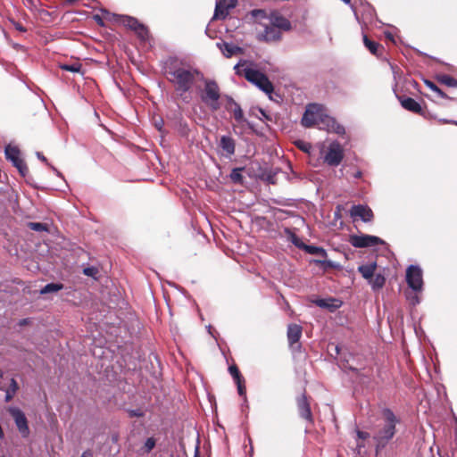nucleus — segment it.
<instances>
[{
    "label": "nucleus",
    "instance_id": "obj_42",
    "mask_svg": "<svg viewBox=\"0 0 457 457\" xmlns=\"http://www.w3.org/2000/svg\"><path fill=\"white\" fill-rule=\"evenodd\" d=\"M407 297L412 305H416V304L420 303V298L417 295H409Z\"/></svg>",
    "mask_w": 457,
    "mask_h": 457
},
{
    "label": "nucleus",
    "instance_id": "obj_51",
    "mask_svg": "<svg viewBox=\"0 0 457 457\" xmlns=\"http://www.w3.org/2000/svg\"><path fill=\"white\" fill-rule=\"evenodd\" d=\"M361 176H362V173H361V171H360V170L356 171V172L353 174V177H354L355 179H360V178H361Z\"/></svg>",
    "mask_w": 457,
    "mask_h": 457
},
{
    "label": "nucleus",
    "instance_id": "obj_6",
    "mask_svg": "<svg viewBox=\"0 0 457 457\" xmlns=\"http://www.w3.org/2000/svg\"><path fill=\"white\" fill-rule=\"evenodd\" d=\"M228 104L226 109L233 113L236 124L233 125V129L237 133V129H240V133H243L245 127L247 126L252 128V124L244 117L243 110L240 105L231 97L227 96Z\"/></svg>",
    "mask_w": 457,
    "mask_h": 457
},
{
    "label": "nucleus",
    "instance_id": "obj_1",
    "mask_svg": "<svg viewBox=\"0 0 457 457\" xmlns=\"http://www.w3.org/2000/svg\"><path fill=\"white\" fill-rule=\"evenodd\" d=\"M199 74L196 69L179 63L171 64L166 71L167 79L172 84L178 96L186 103L189 102L187 93L192 88Z\"/></svg>",
    "mask_w": 457,
    "mask_h": 457
},
{
    "label": "nucleus",
    "instance_id": "obj_56",
    "mask_svg": "<svg viewBox=\"0 0 457 457\" xmlns=\"http://www.w3.org/2000/svg\"><path fill=\"white\" fill-rule=\"evenodd\" d=\"M335 350H336L337 354H339V353H340V348H339V346H338V345H336V346H335Z\"/></svg>",
    "mask_w": 457,
    "mask_h": 457
},
{
    "label": "nucleus",
    "instance_id": "obj_11",
    "mask_svg": "<svg viewBox=\"0 0 457 457\" xmlns=\"http://www.w3.org/2000/svg\"><path fill=\"white\" fill-rule=\"evenodd\" d=\"M120 22L125 26L134 30L137 35L142 39L145 40L148 37V30L147 29L140 23L137 19L122 15L120 16Z\"/></svg>",
    "mask_w": 457,
    "mask_h": 457
},
{
    "label": "nucleus",
    "instance_id": "obj_44",
    "mask_svg": "<svg viewBox=\"0 0 457 457\" xmlns=\"http://www.w3.org/2000/svg\"><path fill=\"white\" fill-rule=\"evenodd\" d=\"M357 436L361 439H366V438H368L370 436L369 433L363 432V431H360V430L357 431Z\"/></svg>",
    "mask_w": 457,
    "mask_h": 457
},
{
    "label": "nucleus",
    "instance_id": "obj_10",
    "mask_svg": "<svg viewBox=\"0 0 457 457\" xmlns=\"http://www.w3.org/2000/svg\"><path fill=\"white\" fill-rule=\"evenodd\" d=\"M350 243L356 248H364L384 244V241L378 237L372 235H354L350 237Z\"/></svg>",
    "mask_w": 457,
    "mask_h": 457
},
{
    "label": "nucleus",
    "instance_id": "obj_46",
    "mask_svg": "<svg viewBox=\"0 0 457 457\" xmlns=\"http://www.w3.org/2000/svg\"><path fill=\"white\" fill-rule=\"evenodd\" d=\"M80 457H93V452L91 450H86L82 453Z\"/></svg>",
    "mask_w": 457,
    "mask_h": 457
},
{
    "label": "nucleus",
    "instance_id": "obj_34",
    "mask_svg": "<svg viewBox=\"0 0 457 457\" xmlns=\"http://www.w3.org/2000/svg\"><path fill=\"white\" fill-rule=\"evenodd\" d=\"M28 227L35 231H47V225L41 222H29Z\"/></svg>",
    "mask_w": 457,
    "mask_h": 457
},
{
    "label": "nucleus",
    "instance_id": "obj_38",
    "mask_svg": "<svg viewBox=\"0 0 457 457\" xmlns=\"http://www.w3.org/2000/svg\"><path fill=\"white\" fill-rule=\"evenodd\" d=\"M83 273L87 277L96 278L98 274V269L96 267H87L83 270Z\"/></svg>",
    "mask_w": 457,
    "mask_h": 457
},
{
    "label": "nucleus",
    "instance_id": "obj_20",
    "mask_svg": "<svg viewBox=\"0 0 457 457\" xmlns=\"http://www.w3.org/2000/svg\"><path fill=\"white\" fill-rule=\"evenodd\" d=\"M324 125L321 129H326L328 132H333L337 135L345 134V128L339 124L333 117L328 115L324 120Z\"/></svg>",
    "mask_w": 457,
    "mask_h": 457
},
{
    "label": "nucleus",
    "instance_id": "obj_37",
    "mask_svg": "<svg viewBox=\"0 0 457 457\" xmlns=\"http://www.w3.org/2000/svg\"><path fill=\"white\" fill-rule=\"evenodd\" d=\"M228 371L235 381L243 378L237 366H229Z\"/></svg>",
    "mask_w": 457,
    "mask_h": 457
},
{
    "label": "nucleus",
    "instance_id": "obj_22",
    "mask_svg": "<svg viewBox=\"0 0 457 457\" xmlns=\"http://www.w3.org/2000/svg\"><path fill=\"white\" fill-rule=\"evenodd\" d=\"M401 104L404 109L411 111L412 112L420 113L421 112L420 104L413 98H403L401 99Z\"/></svg>",
    "mask_w": 457,
    "mask_h": 457
},
{
    "label": "nucleus",
    "instance_id": "obj_7",
    "mask_svg": "<svg viewBox=\"0 0 457 457\" xmlns=\"http://www.w3.org/2000/svg\"><path fill=\"white\" fill-rule=\"evenodd\" d=\"M407 285L415 293L423 289L422 270L417 265H410L406 270Z\"/></svg>",
    "mask_w": 457,
    "mask_h": 457
},
{
    "label": "nucleus",
    "instance_id": "obj_32",
    "mask_svg": "<svg viewBox=\"0 0 457 457\" xmlns=\"http://www.w3.org/2000/svg\"><path fill=\"white\" fill-rule=\"evenodd\" d=\"M60 68L63 71H71V72H80L81 64L73 63V64H62Z\"/></svg>",
    "mask_w": 457,
    "mask_h": 457
},
{
    "label": "nucleus",
    "instance_id": "obj_57",
    "mask_svg": "<svg viewBox=\"0 0 457 457\" xmlns=\"http://www.w3.org/2000/svg\"><path fill=\"white\" fill-rule=\"evenodd\" d=\"M207 328H208V332H209L212 336H213V335H212V326H208Z\"/></svg>",
    "mask_w": 457,
    "mask_h": 457
},
{
    "label": "nucleus",
    "instance_id": "obj_2",
    "mask_svg": "<svg viewBox=\"0 0 457 457\" xmlns=\"http://www.w3.org/2000/svg\"><path fill=\"white\" fill-rule=\"evenodd\" d=\"M384 424L374 435L377 449L385 447L395 434V426L399 420L390 409L383 410Z\"/></svg>",
    "mask_w": 457,
    "mask_h": 457
},
{
    "label": "nucleus",
    "instance_id": "obj_48",
    "mask_svg": "<svg viewBox=\"0 0 457 457\" xmlns=\"http://www.w3.org/2000/svg\"><path fill=\"white\" fill-rule=\"evenodd\" d=\"M37 156L39 160L45 162H47V160L46 158L40 153V152H37Z\"/></svg>",
    "mask_w": 457,
    "mask_h": 457
},
{
    "label": "nucleus",
    "instance_id": "obj_43",
    "mask_svg": "<svg viewBox=\"0 0 457 457\" xmlns=\"http://www.w3.org/2000/svg\"><path fill=\"white\" fill-rule=\"evenodd\" d=\"M426 85L432 90V91H436V90H438V87L433 83L432 81H429V80H426Z\"/></svg>",
    "mask_w": 457,
    "mask_h": 457
},
{
    "label": "nucleus",
    "instance_id": "obj_16",
    "mask_svg": "<svg viewBox=\"0 0 457 457\" xmlns=\"http://www.w3.org/2000/svg\"><path fill=\"white\" fill-rule=\"evenodd\" d=\"M237 0H218L214 11V19H225L228 14V10L234 8Z\"/></svg>",
    "mask_w": 457,
    "mask_h": 457
},
{
    "label": "nucleus",
    "instance_id": "obj_35",
    "mask_svg": "<svg viewBox=\"0 0 457 457\" xmlns=\"http://www.w3.org/2000/svg\"><path fill=\"white\" fill-rule=\"evenodd\" d=\"M251 15L255 19H268L269 20V14L264 10L262 9H254L251 12Z\"/></svg>",
    "mask_w": 457,
    "mask_h": 457
},
{
    "label": "nucleus",
    "instance_id": "obj_29",
    "mask_svg": "<svg viewBox=\"0 0 457 457\" xmlns=\"http://www.w3.org/2000/svg\"><path fill=\"white\" fill-rule=\"evenodd\" d=\"M438 80L441 83H443L448 87H457V79H455L454 78H453L449 75H446V74L439 75Z\"/></svg>",
    "mask_w": 457,
    "mask_h": 457
},
{
    "label": "nucleus",
    "instance_id": "obj_5",
    "mask_svg": "<svg viewBox=\"0 0 457 457\" xmlns=\"http://www.w3.org/2000/svg\"><path fill=\"white\" fill-rule=\"evenodd\" d=\"M244 77L264 93L271 94L273 92L272 83L269 80L265 74L260 72L259 71L246 67L244 69Z\"/></svg>",
    "mask_w": 457,
    "mask_h": 457
},
{
    "label": "nucleus",
    "instance_id": "obj_17",
    "mask_svg": "<svg viewBox=\"0 0 457 457\" xmlns=\"http://www.w3.org/2000/svg\"><path fill=\"white\" fill-rule=\"evenodd\" d=\"M297 407L299 414L302 418L304 420L312 422V415L310 408V403L307 401V398L305 395H302L297 399Z\"/></svg>",
    "mask_w": 457,
    "mask_h": 457
},
{
    "label": "nucleus",
    "instance_id": "obj_50",
    "mask_svg": "<svg viewBox=\"0 0 457 457\" xmlns=\"http://www.w3.org/2000/svg\"><path fill=\"white\" fill-rule=\"evenodd\" d=\"M435 92L442 98L446 97L445 94L439 87L438 90H436Z\"/></svg>",
    "mask_w": 457,
    "mask_h": 457
},
{
    "label": "nucleus",
    "instance_id": "obj_41",
    "mask_svg": "<svg viewBox=\"0 0 457 457\" xmlns=\"http://www.w3.org/2000/svg\"><path fill=\"white\" fill-rule=\"evenodd\" d=\"M18 389H19L18 383L16 382V380L14 378H11L10 387L7 390H11V392H12V394H16Z\"/></svg>",
    "mask_w": 457,
    "mask_h": 457
},
{
    "label": "nucleus",
    "instance_id": "obj_55",
    "mask_svg": "<svg viewBox=\"0 0 457 457\" xmlns=\"http://www.w3.org/2000/svg\"><path fill=\"white\" fill-rule=\"evenodd\" d=\"M53 170L57 174V176L62 177L60 171H58L54 167H52Z\"/></svg>",
    "mask_w": 457,
    "mask_h": 457
},
{
    "label": "nucleus",
    "instance_id": "obj_47",
    "mask_svg": "<svg viewBox=\"0 0 457 457\" xmlns=\"http://www.w3.org/2000/svg\"><path fill=\"white\" fill-rule=\"evenodd\" d=\"M162 124H163V121L162 119H160L159 120H155V127L157 128L158 130H162Z\"/></svg>",
    "mask_w": 457,
    "mask_h": 457
},
{
    "label": "nucleus",
    "instance_id": "obj_15",
    "mask_svg": "<svg viewBox=\"0 0 457 457\" xmlns=\"http://www.w3.org/2000/svg\"><path fill=\"white\" fill-rule=\"evenodd\" d=\"M350 214L353 219H360L364 222H369L373 218L372 210L369 206L363 204L353 205L351 208Z\"/></svg>",
    "mask_w": 457,
    "mask_h": 457
},
{
    "label": "nucleus",
    "instance_id": "obj_40",
    "mask_svg": "<svg viewBox=\"0 0 457 457\" xmlns=\"http://www.w3.org/2000/svg\"><path fill=\"white\" fill-rule=\"evenodd\" d=\"M155 446V440L153 437H149L146 439L145 443V449L146 453L151 452Z\"/></svg>",
    "mask_w": 457,
    "mask_h": 457
},
{
    "label": "nucleus",
    "instance_id": "obj_27",
    "mask_svg": "<svg viewBox=\"0 0 457 457\" xmlns=\"http://www.w3.org/2000/svg\"><path fill=\"white\" fill-rule=\"evenodd\" d=\"M62 287H63L62 284L49 283V284L46 285L44 287L41 288L40 294L41 295H46V294H49V293H54V292H57V291L62 289Z\"/></svg>",
    "mask_w": 457,
    "mask_h": 457
},
{
    "label": "nucleus",
    "instance_id": "obj_19",
    "mask_svg": "<svg viewBox=\"0 0 457 457\" xmlns=\"http://www.w3.org/2000/svg\"><path fill=\"white\" fill-rule=\"evenodd\" d=\"M219 146L227 156H231L236 151V141L232 137L224 135L220 137Z\"/></svg>",
    "mask_w": 457,
    "mask_h": 457
},
{
    "label": "nucleus",
    "instance_id": "obj_52",
    "mask_svg": "<svg viewBox=\"0 0 457 457\" xmlns=\"http://www.w3.org/2000/svg\"><path fill=\"white\" fill-rule=\"evenodd\" d=\"M94 19L99 23L103 24L102 19L99 15H95Z\"/></svg>",
    "mask_w": 457,
    "mask_h": 457
},
{
    "label": "nucleus",
    "instance_id": "obj_26",
    "mask_svg": "<svg viewBox=\"0 0 457 457\" xmlns=\"http://www.w3.org/2000/svg\"><path fill=\"white\" fill-rule=\"evenodd\" d=\"M386 278L381 274H377L373 276L371 279L369 280L373 290H378L383 287L385 285Z\"/></svg>",
    "mask_w": 457,
    "mask_h": 457
},
{
    "label": "nucleus",
    "instance_id": "obj_60",
    "mask_svg": "<svg viewBox=\"0 0 457 457\" xmlns=\"http://www.w3.org/2000/svg\"><path fill=\"white\" fill-rule=\"evenodd\" d=\"M66 1H67V2H69V3H72V2H74L75 0H66Z\"/></svg>",
    "mask_w": 457,
    "mask_h": 457
},
{
    "label": "nucleus",
    "instance_id": "obj_28",
    "mask_svg": "<svg viewBox=\"0 0 457 457\" xmlns=\"http://www.w3.org/2000/svg\"><path fill=\"white\" fill-rule=\"evenodd\" d=\"M313 262L316 263L317 265L321 266L324 270L339 268L338 263H337L333 261H330V260H326L325 258L313 260Z\"/></svg>",
    "mask_w": 457,
    "mask_h": 457
},
{
    "label": "nucleus",
    "instance_id": "obj_59",
    "mask_svg": "<svg viewBox=\"0 0 457 457\" xmlns=\"http://www.w3.org/2000/svg\"><path fill=\"white\" fill-rule=\"evenodd\" d=\"M345 4H350V0H342Z\"/></svg>",
    "mask_w": 457,
    "mask_h": 457
},
{
    "label": "nucleus",
    "instance_id": "obj_8",
    "mask_svg": "<svg viewBox=\"0 0 457 457\" xmlns=\"http://www.w3.org/2000/svg\"><path fill=\"white\" fill-rule=\"evenodd\" d=\"M5 157L11 161L19 170L22 177H25L28 173V167L23 160L20 157V150L16 146L11 145H7L4 149Z\"/></svg>",
    "mask_w": 457,
    "mask_h": 457
},
{
    "label": "nucleus",
    "instance_id": "obj_58",
    "mask_svg": "<svg viewBox=\"0 0 457 457\" xmlns=\"http://www.w3.org/2000/svg\"><path fill=\"white\" fill-rule=\"evenodd\" d=\"M3 376H4V372L2 370H0V378H3Z\"/></svg>",
    "mask_w": 457,
    "mask_h": 457
},
{
    "label": "nucleus",
    "instance_id": "obj_45",
    "mask_svg": "<svg viewBox=\"0 0 457 457\" xmlns=\"http://www.w3.org/2000/svg\"><path fill=\"white\" fill-rule=\"evenodd\" d=\"M15 394H12V392H11V390H6L5 391V402H9L12 399V397L14 396Z\"/></svg>",
    "mask_w": 457,
    "mask_h": 457
},
{
    "label": "nucleus",
    "instance_id": "obj_36",
    "mask_svg": "<svg viewBox=\"0 0 457 457\" xmlns=\"http://www.w3.org/2000/svg\"><path fill=\"white\" fill-rule=\"evenodd\" d=\"M247 63L245 60H241L238 63H237L234 66V70L236 74L244 76V69L245 68V65Z\"/></svg>",
    "mask_w": 457,
    "mask_h": 457
},
{
    "label": "nucleus",
    "instance_id": "obj_25",
    "mask_svg": "<svg viewBox=\"0 0 457 457\" xmlns=\"http://www.w3.org/2000/svg\"><path fill=\"white\" fill-rule=\"evenodd\" d=\"M303 248L305 250L306 253H308L310 254L319 255L322 258L327 257V252L322 247L303 245Z\"/></svg>",
    "mask_w": 457,
    "mask_h": 457
},
{
    "label": "nucleus",
    "instance_id": "obj_24",
    "mask_svg": "<svg viewBox=\"0 0 457 457\" xmlns=\"http://www.w3.org/2000/svg\"><path fill=\"white\" fill-rule=\"evenodd\" d=\"M315 303L321 308L329 310L337 309L341 305V302L337 299H318Z\"/></svg>",
    "mask_w": 457,
    "mask_h": 457
},
{
    "label": "nucleus",
    "instance_id": "obj_18",
    "mask_svg": "<svg viewBox=\"0 0 457 457\" xmlns=\"http://www.w3.org/2000/svg\"><path fill=\"white\" fill-rule=\"evenodd\" d=\"M217 47L221 51L223 55L227 58H230L233 55H237L243 53V48L228 42L217 43Z\"/></svg>",
    "mask_w": 457,
    "mask_h": 457
},
{
    "label": "nucleus",
    "instance_id": "obj_21",
    "mask_svg": "<svg viewBox=\"0 0 457 457\" xmlns=\"http://www.w3.org/2000/svg\"><path fill=\"white\" fill-rule=\"evenodd\" d=\"M302 336V327L297 324H290L287 328V339L290 345L297 343Z\"/></svg>",
    "mask_w": 457,
    "mask_h": 457
},
{
    "label": "nucleus",
    "instance_id": "obj_31",
    "mask_svg": "<svg viewBox=\"0 0 457 457\" xmlns=\"http://www.w3.org/2000/svg\"><path fill=\"white\" fill-rule=\"evenodd\" d=\"M243 170V168H235L232 170L231 173H230V179L234 182V183H242L243 182V176H242V173L241 171Z\"/></svg>",
    "mask_w": 457,
    "mask_h": 457
},
{
    "label": "nucleus",
    "instance_id": "obj_14",
    "mask_svg": "<svg viewBox=\"0 0 457 457\" xmlns=\"http://www.w3.org/2000/svg\"><path fill=\"white\" fill-rule=\"evenodd\" d=\"M281 38V31L276 27L265 25L262 31L258 32L257 39L263 42H273L278 41Z\"/></svg>",
    "mask_w": 457,
    "mask_h": 457
},
{
    "label": "nucleus",
    "instance_id": "obj_13",
    "mask_svg": "<svg viewBox=\"0 0 457 457\" xmlns=\"http://www.w3.org/2000/svg\"><path fill=\"white\" fill-rule=\"evenodd\" d=\"M10 413L14 419L15 424L22 436H28L29 429L28 427L27 418L25 417L24 413L17 408L10 409Z\"/></svg>",
    "mask_w": 457,
    "mask_h": 457
},
{
    "label": "nucleus",
    "instance_id": "obj_30",
    "mask_svg": "<svg viewBox=\"0 0 457 457\" xmlns=\"http://www.w3.org/2000/svg\"><path fill=\"white\" fill-rule=\"evenodd\" d=\"M363 43L365 45V46L370 50V52L373 54H378V50L379 48V45L377 44L376 42H373L371 40H370L368 38L367 36H363Z\"/></svg>",
    "mask_w": 457,
    "mask_h": 457
},
{
    "label": "nucleus",
    "instance_id": "obj_39",
    "mask_svg": "<svg viewBox=\"0 0 457 457\" xmlns=\"http://www.w3.org/2000/svg\"><path fill=\"white\" fill-rule=\"evenodd\" d=\"M296 145L298 146V148H300L302 151L305 153H310L312 149V145L304 141H298L296 143Z\"/></svg>",
    "mask_w": 457,
    "mask_h": 457
},
{
    "label": "nucleus",
    "instance_id": "obj_3",
    "mask_svg": "<svg viewBox=\"0 0 457 457\" xmlns=\"http://www.w3.org/2000/svg\"><path fill=\"white\" fill-rule=\"evenodd\" d=\"M201 101L212 112L220 108V87L215 80L204 79V88L199 92Z\"/></svg>",
    "mask_w": 457,
    "mask_h": 457
},
{
    "label": "nucleus",
    "instance_id": "obj_12",
    "mask_svg": "<svg viewBox=\"0 0 457 457\" xmlns=\"http://www.w3.org/2000/svg\"><path fill=\"white\" fill-rule=\"evenodd\" d=\"M270 23L279 31H289L292 29L291 22L278 11L269 13Z\"/></svg>",
    "mask_w": 457,
    "mask_h": 457
},
{
    "label": "nucleus",
    "instance_id": "obj_23",
    "mask_svg": "<svg viewBox=\"0 0 457 457\" xmlns=\"http://www.w3.org/2000/svg\"><path fill=\"white\" fill-rule=\"evenodd\" d=\"M377 269V263L371 262L365 265H361L358 267V271L361 274V276L367 279L370 280L374 276V273Z\"/></svg>",
    "mask_w": 457,
    "mask_h": 457
},
{
    "label": "nucleus",
    "instance_id": "obj_53",
    "mask_svg": "<svg viewBox=\"0 0 457 457\" xmlns=\"http://www.w3.org/2000/svg\"><path fill=\"white\" fill-rule=\"evenodd\" d=\"M386 37L388 39H390V40L394 41V37H393L392 33H390V32H386Z\"/></svg>",
    "mask_w": 457,
    "mask_h": 457
},
{
    "label": "nucleus",
    "instance_id": "obj_49",
    "mask_svg": "<svg viewBox=\"0 0 457 457\" xmlns=\"http://www.w3.org/2000/svg\"><path fill=\"white\" fill-rule=\"evenodd\" d=\"M435 92L442 98L446 97L445 94L439 87L438 90H436Z\"/></svg>",
    "mask_w": 457,
    "mask_h": 457
},
{
    "label": "nucleus",
    "instance_id": "obj_54",
    "mask_svg": "<svg viewBox=\"0 0 457 457\" xmlns=\"http://www.w3.org/2000/svg\"><path fill=\"white\" fill-rule=\"evenodd\" d=\"M15 27L18 30L24 31V29L20 24H17Z\"/></svg>",
    "mask_w": 457,
    "mask_h": 457
},
{
    "label": "nucleus",
    "instance_id": "obj_9",
    "mask_svg": "<svg viewBox=\"0 0 457 457\" xmlns=\"http://www.w3.org/2000/svg\"><path fill=\"white\" fill-rule=\"evenodd\" d=\"M344 158V150L342 145L337 142H332L328 148V152L324 156V161L330 166H337L341 162Z\"/></svg>",
    "mask_w": 457,
    "mask_h": 457
},
{
    "label": "nucleus",
    "instance_id": "obj_33",
    "mask_svg": "<svg viewBox=\"0 0 457 457\" xmlns=\"http://www.w3.org/2000/svg\"><path fill=\"white\" fill-rule=\"evenodd\" d=\"M237 386V392L239 395L244 396V402L245 403H247V398L245 395V386L244 385V378L238 379L235 381Z\"/></svg>",
    "mask_w": 457,
    "mask_h": 457
},
{
    "label": "nucleus",
    "instance_id": "obj_4",
    "mask_svg": "<svg viewBox=\"0 0 457 457\" xmlns=\"http://www.w3.org/2000/svg\"><path fill=\"white\" fill-rule=\"evenodd\" d=\"M328 115L324 113L322 105L318 104H311L307 106L303 116L302 118V125L305 128H311L318 126L319 129H322L324 125V120Z\"/></svg>",
    "mask_w": 457,
    "mask_h": 457
}]
</instances>
